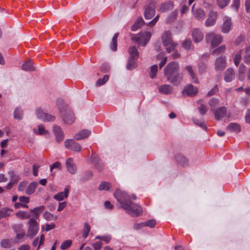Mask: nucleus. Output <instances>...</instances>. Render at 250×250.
Instances as JSON below:
<instances>
[{
    "instance_id": "nucleus-1",
    "label": "nucleus",
    "mask_w": 250,
    "mask_h": 250,
    "mask_svg": "<svg viewBox=\"0 0 250 250\" xmlns=\"http://www.w3.org/2000/svg\"><path fill=\"white\" fill-rule=\"evenodd\" d=\"M115 198L120 204L121 207L133 217H137L143 213L142 208L130 201V197L124 191L117 189L114 194Z\"/></svg>"
},
{
    "instance_id": "nucleus-2",
    "label": "nucleus",
    "mask_w": 250,
    "mask_h": 250,
    "mask_svg": "<svg viewBox=\"0 0 250 250\" xmlns=\"http://www.w3.org/2000/svg\"><path fill=\"white\" fill-rule=\"evenodd\" d=\"M179 68V63L174 61L168 63L164 69L167 80L176 86L180 84L183 79L182 73H176Z\"/></svg>"
},
{
    "instance_id": "nucleus-3",
    "label": "nucleus",
    "mask_w": 250,
    "mask_h": 250,
    "mask_svg": "<svg viewBox=\"0 0 250 250\" xmlns=\"http://www.w3.org/2000/svg\"><path fill=\"white\" fill-rule=\"evenodd\" d=\"M161 39L163 44L168 53H169L175 50L177 43L173 42L170 31H165L161 36Z\"/></svg>"
},
{
    "instance_id": "nucleus-4",
    "label": "nucleus",
    "mask_w": 250,
    "mask_h": 250,
    "mask_svg": "<svg viewBox=\"0 0 250 250\" xmlns=\"http://www.w3.org/2000/svg\"><path fill=\"white\" fill-rule=\"evenodd\" d=\"M63 121L67 124H71L75 121V117L71 110L67 106H64L60 110Z\"/></svg>"
},
{
    "instance_id": "nucleus-5",
    "label": "nucleus",
    "mask_w": 250,
    "mask_h": 250,
    "mask_svg": "<svg viewBox=\"0 0 250 250\" xmlns=\"http://www.w3.org/2000/svg\"><path fill=\"white\" fill-rule=\"evenodd\" d=\"M206 40L208 43H210L211 47H214L222 42L223 39L220 35L210 32L206 34Z\"/></svg>"
},
{
    "instance_id": "nucleus-6",
    "label": "nucleus",
    "mask_w": 250,
    "mask_h": 250,
    "mask_svg": "<svg viewBox=\"0 0 250 250\" xmlns=\"http://www.w3.org/2000/svg\"><path fill=\"white\" fill-rule=\"evenodd\" d=\"M39 231V227L37 222L33 218H31L28 222V228L26 236L29 238H32Z\"/></svg>"
},
{
    "instance_id": "nucleus-7",
    "label": "nucleus",
    "mask_w": 250,
    "mask_h": 250,
    "mask_svg": "<svg viewBox=\"0 0 250 250\" xmlns=\"http://www.w3.org/2000/svg\"><path fill=\"white\" fill-rule=\"evenodd\" d=\"M151 34L150 32L145 31L141 33L138 37H133L132 40L139 43L141 45L145 46L150 39Z\"/></svg>"
},
{
    "instance_id": "nucleus-8",
    "label": "nucleus",
    "mask_w": 250,
    "mask_h": 250,
    "mask_svg": "<svg viewBox=\"0 0 250 250\" xmlns=\"http://www.w3.org/2000/svg\"><path fill=\"white\" fill-rule=\"evenodd\" d=\"M13 228L16 233V235L13 239V242L15 243H19L23 242L25 236V233L22 229V226L21 225H16L13 226Z\"/></svg>"
},
{
    "instance_id": "nucleus-9",
    "label": "nucleus",
    "mask_w": 250,
    "mask_h": 250,
    "mask_svg": "<svg viewBox=\"0 0 250 250\" xmlns=\"http://www.w3.org/2000/svg\"><path fill=\"white\" fill-rule=\"evenodd\" d=\"M64 146L66 148L72 151L80 152L82 149L81 146L76 143L73 139H67L64 141Z\"/></svg>"
},
{
    "instance_id": "nucleus-10",
    "label": "nucleus",
    "mask_w": 250,
    "mask_h": 250,
    "mask_svg": "<svg viewBox=\"0 0 250 250\" xmlns=\"http://www.w3.org/2000/svg\"><path fill=\"white\" fill-rule=\"evenodd\" d=\"M155 3L154 2L150 3L146 7L144 16L146 19H151L155 15Z\"/></svg>"
},
{
    "instance_id": "nucleus-11",
    "label": "nucleus",
    "mask_w": 250,
    "mask_h": 250,
    "mask_svg": "<svg viewBox=\"0 0 250 250\" xmlns=\"http://www.w3.org/2000/svg\"><path fill=\"white\" fill-rule=\"evenodd\" d=\"M217 16L218 14L216 12L210 11L205 23L206 26L209 27L214 25L216 22Z\"/></svg>"
},
{
    "instance_id": "nucleus-12",
    "label": "nucleus",
    "mask_w": 250,
    "mask_h": 250,
    "mask_svg": "<svg viewBox=\"0 0 250 250\" xmlns=\"http://www.w3.org/2000/svg\"><path fill=\"white\" fill-rule=\"evenodd\" d=\"M226 66V57L221 56L217 58L215 62V69L217 71L223 70Z\"/></svg>"
},
{
    "instance_id": "nucleus-13",
    "label": "nucleus",
    "mask_w": 250,
    "mask_h": 250,
    "mask_svg": "<svg viewBox=\"0 0 250 250\" xmlns=\"http://www.w3.org/2000/svg\"><path fill=\"white\" fill-rule=\"evenodd\" d=\"M37 116L38 118L43 121H52L55 119V117L51 115L44 113L41 109H38L36 110Z\"/></svg>"
},
{
    "instance_id": "nucleus-14",
    "label": "nucleus",
    "mask_w": 250,
    "mask_h": 250,
    "mask_svg": "<svg viewBox=\"0 0 250 250\" xmlns=\"http://www.w3.org/2000/svg\"><path fill=\"white\" fill-rule=\"evenodd\" d=\"M231 19L227 16L223 18V23L222 26V31L224 33H228L231 27Z\"/></svg>"
},
{
    "instance_id": "nucleus-15",
    "label": "nucleus",
    "mask_w": 250,
    "mask_h": 250,
    "mask_svg": "<svg viewBox=\"0 0 250 250\" xmlns=\"http://www.w3.org/2000/svg\"><path fill=\"white\" fill-rule=\"evenodd\" d=\"M214 112L215 119L219 121L222 119L226 115L227 112V107L222 106L217 108Z\"/></svg>"
},
{
    "instance_id": "nucleus-16",
    "label": "nucleus",
    "mask_w": 250,
    "mask_h": 250,
    "mask_svg": "<svg viewBox=\"0 0 250 250\" xmlns=\"http://www.w3.org/2000/svg\"><path fill=\"white\" fill-rule=\"evenodd\" d=\"M197 92L198 88L192 84L187 85L183 90V94H186L188 96H194Z\"/></svg>"
},
{
    "instance_id": "nucleus-17",
    "label": "nucleus",
    "mask_w": 250,
    "mask_h": 250,
    "mask_svg": "<svg viewBox=\"0 0 250 250\" xmlns=\"http://www.w3.org/2000/svg\"><path fill=\"white\" fill-rule=\"evenodd\" d=\"M66 167L67 171L71 174H74L76 172V167L72 158H69L66 160Z\"/></svg>"
},
{
    "instance_id": "nucleus-18",
    "label": "nucleus",
    "mask_w": 250,
    "mask_h": 250,
    "mask_svg": "<svg viewBox=\"0 0 250 250\" xmlns=\"http://www.w3.org/2000/svg\"><path fill=\"white\" fill-rule=\"evenodd\" d=\"M70 190V186H67L65 187L64 192H60L54 195V198L58 201H61L64 198H67Z\"/></svg>"
},
{
    "instance_id": "nucleus-19",
    "label": "nucleus",
    "mask_w": 250,
    "mask_h": 250,
    "mask_svg": "<svg viewBox=\"0 0 250 250\" xmlns=\"http://www.w3.org/2000/svg\"><path fill=\"white\" fill-rule=\"evenodd\" d=\"M54 133L56 136V140L58 142L62 141L64 139V134L61 128L57 125L53 127Z\"/></svg>"
},
{
    "instance_id": "nucleus-20",
    "label": "nucleus",
    "mask_w": 250,
    "mask_h": 250,
    "mask_svg": "<svg viewBox=\"0 0 250 250\" xmlns=\"http://www.w3.org/2000/svg\"><path fill=\"white\" fill-rule=\"evenodd\" d=\"M185 69L190 76L192 82L197 83H198V78L196 75L193 67L191 65H188L185 67Z\"/></svg>"
},
{
    "instance_id": "nucleus-21",
    "label": "nucleus",
    "mask_w": 250,
    "mask_h": 250,
    "mask_svg": "<svg viewBox=\"0 0 250 250\" xmlns=\"http://www.w3.org/2000/svg\"><path fill=\"white\" fill-rule=\"evenodd\" d=\"M192 38L195 43L201 42L203 38V33L198 29H195L192 31Z\"/></svg>"
},
{
    "instance_id": "nucleus-22",
    "label": "nucleus",
    "mask_w": 250,
    "mask_h": 250,
    "mask_svg": "<svg viewBox=\"0 0 250 250\" xmlns=\"http://www.w3.org/2000/svg\"><path fill=\"white\" fill-rule=\"evenodd\" d=\"M159 92L165 95L170 94L172 93L173 88L169 84H163L159 87Z\"/></svg>"
},
{
    "instance_id": "nucleus-23",
    "label": "nucleus",
    "mask_w": 250,
    "mask_h": 250,
    "mask_svg": "<svg viewBox=\"0 0 250 250\" xmlns=\"http://www.w3.org/2000/svg\"><path fill=\"white\" fill-rule=\"evenodd\" d=\"M235 73L234 70L231 68H228L226 70L224 75V80L227 82H230L234 79Z\"/></svg>"
},
{
    "instance_id": "nucleus-24",
    "label": "nucleus",
    "mask_w": 250,
    "mask_h": 250,
    "mask_svg": "<svg viewBox=\"0 0 250 250\" xmlns=\"http://www.w3.org/2000/svg\"><path fill=\"white\" fill-rule=\"evenodd\" d=\"M91 160L92 163L95 165L97 169L99 170L103 169V164L96 155L92 154L91 156Z\"/></svg>"
},
{
    "instance_id": "nucleus-25",
    "label": "nucleus",
    "mask_w": 250,
    "mask_h": 250,
    "mask_svg": "<svg viewBox=\"0 0 250 250\" xmlns=\"http://www.w3.org/2000/svg\"><path fill=\"white\" fill-rule=\"evenodd\" d=\"M173 7V3L171 1H168L161 4L159 8V10L161 12H165L172 9Z\"/></svg>"
},
{
    "instance_id": "nucleus-26",
    "label": "nucleus",
    "mask_w": 250,
    "mask_h": 250,
    "mask_svg": "<svg viewBox=\"0 0 250 250\" xmlns=\"http://www.w3.org/2000/svg\"><path fill=\"white\" fill-rule=\"evenodd\" d=\"M91 133L90 130H83L75 134L74 138L76 140H81L87 138Z\"/></svg>"
},
{
    "instance_id": "nucleus-27",
    "label": "nucleus",
    "mask_w": 250,
    "mask_h": 250,
    "mask_svg": "<svg viewBox=\"0 0 250 250\" xmlns=\"http://www.w3.org/2000/svg\"><path fill=\"white\" fill-rule=\"evenodd\" d=\"M44 235L42 234L40 238L37 237L32 242V246L34 247L38 246L37 250H39L40 247L44 244Z\"/></svg>"
},
{
    "instance_id": "nucleus-28",
    "label": "nucleus",
    "mask_w": 250,
    "mask_h": 250,
    "mask_svg": "<svg viewBox=\"0 0 250 250\" xmlns=\"http://www.w3.org/2000/svg\"><path fill=\"white\" fill-rule=\"evenodd\" d=\"M197 104L199 106H198V109L200 114L204 115L208 111V108L207 106L204 104L202 100H199L197 101Z\"/></svg>"
},
{
    "instance_id": "nucleus-29",
    "label": "nucleus",
    "mask_w": 250,
    "mask_h": 250,
    "mask_svg": "<svg viewBox=\"0 0 250 250\" xmlns=\"http://www.w3.org/2000/svg\"><path fill=\"white\" fill-rule=\"evenodd\" d=\"M13 212L12 208H4L0 210V220L3 218H6L9 216Z\"/></svg>"
},
{
    "instance_id": "nucleus-30",
    "label": "nucleus",
    "mask_w": 250,
    "mask_h": 250,
    "mask_svg": "<svg viewBox=\"0 0 250 250\" xmlns=\"http://www.w3.org/2000/svg\"><path fill=\"white\" fill-rule=\"evenodd\" d=\"M129 58L138 59L139 58V52L137 48L134 46H130L128 50Z\"/></svg>"
},
{
    "instance_id": "nucleus-31",
    "label": "nucleus",
    "mask_w": 250,
    "mask_h": 250,
    "mask_svg": "<svg viewBox=\"0 0 250 250\" xmlns=\"http://www.w3.org/2000/svg\"><path fill=\"white\" fill-rule=\"evenodd\" d=\"M34 132L37 134L39 135H44L46 136L48 135L49 133L48 131L45 130L43 127V126L42 125H39L38 126L37 128L34 129Z\"/></svg>"
},
{
    "instance_id": "nucleus-32",
    "label": "nucleus",
    "mask_w": 250,
    "mask_h": 250,
    "mask_svg": "<svg viewBox=\"0 0 250 250\" xmlns=\"http://www.w3.org/2000/svg\"><path fill=\"white\" fill-rule=\"evenodd\" d=\"M38 183L36 182L31 183L27 187L25 192L28 195H31L33 193L36 188Z\"/></svg>"
},
{
    "instance_id": "nucleus-33",
    "label": "nucleus",
    "mask_w": 250,
    "mask_h": 250,
    "mask_svg": "<svg viewBox=\"0 0 250 250\" xmlns=\"http://www.w3.org/2000/svg\"><path fill=\"white\" fill-rule=\"evenodd\" d=\"M176 159L178 163L183 166H187L188 164V159L183 155H178L176 156Z\"/></svg>"
},
{
    "instance_id": "nucleus-34",
    "label": "nucleus",
    "mask_w": 250,
    "mask_h": 250,
    "mask_svg": "<svg viewBox=\"0 0 250 250\" xmlns=\"http://www.w3.org/2000/svg\"><path fill=\"white\" fill-rule=\"evenodd\" d=\"M137 59L129 58L127 61V63L126 64V68L128 70H132L135 68L137 66L136 60Z\"/></svg>"
},
{
    "instance_id": "nucleus-35",
    "label": "nucleus",
    "mask_w": 250,
    "mask_h": 250,
    "mask_svg": "<svg viewBox=\"0 0 250 250\" xmlns=\"http://www.w3.org/2000/svg\"><path fill=\"white\" fill-rule=\"evenodd\" d=\"M227 129L233 132H239L240 131V126L237 123H230Z\"/></svg>"
},
{
    "instance_id": "nucleus-36",
    "label": "nucleus",
    "mask_w": 250,
    "mask_h": 250,
    "mask_svg": "<svg viewBox=\"0 0 250 250\" xmlns=\"http://www.w3.org/2000/svg\"><path fill=\"white\" fill-rule=\"evenodd\" d=\"M45 208L44 206H42L36 208H34V209L30 210V212L33 213L34 215L36 218H37L41 213L42 212Z\"/></svg>"
},
{
    "instance_id": "nucleus-37",
    "label": "nucleus",
    "mask_w": 250,
    "mask_h": 250,
    "mask_svg": "<svg viewBox=\"0 0 250 250\" xmlns=\"http://www.w3.org/2000/svg\"><path fill=\"white\" fill-rule=\"evenodd\" d=\"M22 69L24 71H33L35 70V67L33 66L32 62L30 61L23 64Z\"/></svg>"
},
{
    "instance_id": "nucleus-38",
    "label": "nucleus",
    "mask_w": 250,
    "mask_h": 250,
    "mask_svg": "<svg viewBox=\"0 0 250 250\" xmlns=\"http://www.w3.org/2000/svg\"><path fill=\"white\" fill-rule=\"evenodd\" d=\"M16 216L21 219H25L30 217V214L24 211H19L16 213Z\"/></svg>"
},
{
    "instance_id": "nucleus-39",
    "label": "nucleus",
    "mask_w": 250,
    "mask_h": 250,
    "mask_svg": "<svg viewBox=\"0 0 250 250\" xmlns=\"http://www.w3.org/2000/svg\"><path fill=\"white\" fill-rule=\"evenodd\" d=\"M195 17L198 20H203L205 18L206 14L205 12L201 9H197L194 13Z\"/></svg>"
},
{
    "instance_id": "nucleus-40",
    "label": "nucleus",
    "mask_w": 250,
    "mask_h": 250,
    "mask_svg": "<svg viewBox=\"0 0 250 250\" xmlns=\"http://www.w3.org/2000/svg\"><path fill=\"white\" fill-rule=\"evenodd\" d=\"M119 36V33H116L112 38V42L111 44V49L112 50L115 51L117 49V39Z\"/></svg>"
},
{
    "instance_id": "nucleus-41",
    "label": "nucleus",
    "mask_w": 250,
    "mask_h": 250,
    "mask_svg": "<svg viewBox=\"0 0 250 250\" xmlns=\"http://www.w3.org/2000/svg\"><path fill=\"white\" fill-rule=\"evenodd\" d=\"M111 186V185L110 183L105 181H103L100 184L98 189L99 190H109Z\"/></svg>"
},
{
    "instance_id": "nucleus-42",
    "label": "nucleus",
    "mask_w": 250,
    "mask_h": 250,
    "mask_svg": "<svg viewBox=\"0 0 250 250\" xmlns=\"http://www.w3.org/2000/svg\"><path fill=\"white\" fill-rule=\"evenodd\" d=\"M225 50L226 46L225 45H222L218 47V48L214 49L212 52V54L213 55H218L220 54L224 53Z\"/></svg>"
},
{
    "instance_id": "nucleus-43",
    "label": "nucleus",
    "mask_w": 250,
    "mask_h": 250,
    "mask_svg": "<svg viewBox=\"0 0 250 250\" xmlns=\"http://www.w3.org/2000/svg\"><path fill=\"white\" fill-rule=\"evenodd\" d=\"M0 246L4 248H10L12 246V240L8 239H3L0 242Z\"/></svg>"
},
{
    "instance_id": "nucleus-44",
    "label": "nucleus",
    "mask_w": 250,
    "mask_h": 250,
    "mask_svg": "<svg viewBox=\"0 0 250 250\" xmlns=\"http://www.w3.org/2000/svg\"><path fill=\"white\" fill-rule=\"evenodd\" d=\"M157 59L158 60L162 59V60L159 64V67H160V68H162L165 65V64L166 63V62H167V57H164L163 53H160L157 56Z\"/></svg>"
},
{
    "instance_id": "nucleus-45",
    "label": "nucleus",
    "mask_w": 250,
    "mask_h": 250,
    "mask_svg": "<svg viewBox=\"0 0 250 250\" xmlns=\"http://www.w3.org/2000/svg\"><path fill=\"white\" fill-rule=\"evenodd\" d=\"M90 230V226L87 223L84 224V228L83 230L82 236L84 238H86Z\"/></svg>"
},
{
    "instance_id": "nucleus-46",
    "label": "nucleus",
    "mask_w": 250,
    "mask_h": 250,
    "mask_svg": "<svg viewBox=\"0 0 250 250\" xmlns=\"http://www.w3.org/2000/svg\"><path fill=\"white\" fill-rule=\"evenodd\" d=\"M72 241L71 240H67L63 241L60 246V249L62 250H65L68 249L72 245Z\"/></svg>"
},
{
    "instance_id": "nucleus-47",
    "label": "nucleus",
    "mask_w": 250,
    "mask_h": 250,
    "mask_svg": "<svg viewBox=\"0 0 250 250\" xmlns=\"http://www.w3.org/2000/svg\"><path fill=\"white\" fill-rule=\"evenodd\" d=\"M177 14L178 12L176 10H175L171 13V14L169 15L167 19V22L170 23L176 19Z\"/></svg>"
},
{
    "instance_id": "nucleus-48",
    "label": "nucleus",
    "mask_w": 250,
    "mask_h": 250,
    "mask_svg": "<svg viewBox=\"0 0 250 250\" xmlns=\"http://www.w3.org/2000/svg\"><path fill=\"white\" fill-rule=\"evenodd\" d=\"M14 114L15 119L20 120L23 116L22 111L20 108H17L14 111Z\"/></svg>"
},
{
    "instance_id": "nucleus-49",
    "label": "nucleus",
    "mask_w": 250,
    "mask_h": 250,
    "mask_svg": "<svg viewBox=\"0 0 250 250\" xmlns=\"http://www.w3.org/2000/svg\"><path fill=\"white\" fill-rule=\"evenodd\" d=\"M43 217L45 220L47 221H51L53 220L57 219V216H55L54 217L52 213L48 211H46L43 214Z\"/></svg>"
},
{
    "instance_id": "nucleus-50",
    "label": "nucleus",
    "mask_w": 250,
    "mask_h": 250,
    "mask_svg": "<svg viewBox=\"0 0 250 250\" xmlns=\"http://www.w3.org/2000/svg\"><path fill=\"white\" fill-rule=\"evenodd\" d=\"M109 76L108 75H105L104 76L103 79H99L96 82L97 86H101L104 84L108 80Z\"/></svg>"
},
{
    "instance_id": "nucleus-51",
    "label": "nucleus",
    "mask_w": 250,
    "mask_h": 250,
    "mask_svg": "<svg viewBox=\"0 0 250 250\" xmlns=\"http://www.w3.org/2000/svg\"><path fill=\"white\" fill-rule=\"evenodd\" d=\"M158 71V66L156 64L153 65L151 67L150 77L153 79L156 77Z\"/></svg>"
},
{
    "instance_id": "nucleus-52",
    "label": "nucleus",
    "mask_w": 250,
    "mask_h": 250,
    "mask_svg": "<svg viewBox=\"0 0 250 250\" xmlns=\"http://www.w3.org/2000/svg\"><path fill=\"white\" fill-rule=\"evenodd\" d=\"M230 0H217L219 7L220 8H223L228 5Z\"/></svg>"
},
{
    "instance_id": "nucleus-53",
    "label": "nucleus",
    "mask_w": 250,
    "mask_h": 250,
    "mask_svg": "<svg viewBox=\"0 0 250 250\" xmlns=\"http://www.w3.org/2000/svg\"><path fill=\"white\" fill-rule=\"evenodd\" d=\"M242 52V50H241L240 51L237 53L234 58V62L236 66H238V64L240 63V61L241 60V53Z\"/></svg>"
},
{
    "instance_id": "nucleus-54",
    "label": "nucleus",
    "mask_w": 250,
    "mask_h": 250,
    "mask_svg": "<svg viewBox=\"0 0 250 250\" xmlns=\"http://www.w3.org/2000/svg\"><path fill=\"white\" fill-rule=\"evenodd\" d=\"M218 104V101L217 100L215 99H211L209 101V105L211 107L212 110L214 111L215 107Z\"/></svg>"
},
{
    "instance_id": "nucleus-55",
    "label": "nucleus",
    "mask_w": 250,
    "mask_h": 250,
    "mask_svg": "<svg viewBox=\"0 0 250 250\" xmlns=\"http://www.w3.org/2000/svg\"><path fill=\"white\" fill-rule=\"evenodd\" d=\"M145 223V227H149L150 228H154L156 224V222L154 219L149 220Z\"/></svg>"
},
{
    "instance_id": "nucleus-56",
    "label": "nucleus",
    "mask_w": 250,
    "mask_h": 250,
    "mask_svg": "<svg viewBox=\"0 0 250 250\" xmlns=\"http://www.w3.org/2000/svg\"><path fill=\"white\" fill-rule=\"evenodd\" d=\"M193 122L196 125H197L204 129H206V128H207L206 124H205V122L203 121H200L197 119H194V120H193Z\"/></svg>"
},
{
    "instance_id": "nucleus-57",
    "label": "nucleus",
    "mask_w": 250,
    "mask_h": 250,
    "mask_svg": "<svg viewBox=\"0 0 250 250\" xmlns=\"http://www.w3.org/2000/svg\"><path fill=\"white\" fill-rule=\"evenodd\" d=\"M183 48L185 49L188 50L191 48V42L190 40H187L182 44Z\"/></svg>"
},
{
    "instance_id": "nucleus-58",
    "label": "nucleus",
    "mask_w": 250,
    "mask_h": 250,
    "mask_svg": "<svg viewBox=\"0 0 250 250\" xmlns=\"http://www.w3.org/2000/svg\"><path fill=\"white\" fill-rule=\"evenodd\" d=\"M27 184L25 182H20L18 185V190L20 191H24L27 186Z\"/></svg>"
},
{
    "instance_id": "nucleus-59",
    "label": "nucleus",
    "mask_w": 250,
    "mask_h": 250,
    "mask_svg": "<svg viewBox=\"0 0 250 250\" xmlns=\"http://www.w3.org/2000/svg\"><path fill=\"white\" fill-rule=\"evenodd\" d=\"M61 164L60 162L57 161L54 163L50 166V171H52L54 168L61 169Z\"/></svg>"
},
{
    "instance_id": "nucleus-60",
    "label": "nucleus",
    "mask_w": 250,
    "mask_h": 250,
    "mask_svg": "<svg viewBox=\"0 0 250 250\" xmlns=\"http://www.w3.org/2000/svg\"><path fill=\"white\" fill-rule=\"evenodd\" d=\"M240 6V0H233V3L232 4V7L235 9L236 11H237Z\"/></svg>"
},
{
    "instance_id": "nucleus-61",
    "label": "nucleus",
    "mask_w": 250,
    "mask_h": 250,
    "mask_svg": "<svg viewBox=\"0 0 250 250\" xmlns=\"http://www.w3.org/2000/svg\"><path fill=\"white\" fill-rule=\"evenodd\" d=\"M92 246L95 250H100L102 246L101 242H97L92 244Z\"/></svg>"
},
{
    "instance_id": "nucleus-62",
    "label": "nucleus",
    "mask_w": 250,
    "mask_h": 250,
    "mask_svg": "<svg viewBox=\"0 0 250 250\" xmlns=\"http://www.w3.org/2000/svg\"><path fill=\"white\" fill-rule=\"evenodd\" d=\"M109 66L107 64L104 63L101 67V70L102 72L106 73L109 71Z\"/></svg>"
},
{
    "instance_id": "nucleus-63",
    "label": "nucleus",
    "mask_w": 250,
    "mask_h": 250,
    "mask_svg": "<svg viewBox=\"0 0 250 250\" xmlns=\"http://www.w3.org/2000/svg\"><path fill=\"white\" fill-rule=\"evenodd\" d=\"M19 201L21 202V203H24L25 204H27L29 202L30 199L28 197H25L24 196H22L19 197Z\"/></svg>"
},
{
    "instance_id": "nucleus-64",
    "label": "nucleus",
    "mask_w": 250,
    "mask_h": 250,
    "mask_svg": "<svg viewBox=\"0 0 250 250\" xmlns=\"http://www.w3.org/2000/svg\"><path fill=\"white\" fill-rule=\"evenodd\" d=\"M39 166L37 165H33V174L35 176H37L38 174V170L39 168Z\"/></svg>"
}]
</instances>
